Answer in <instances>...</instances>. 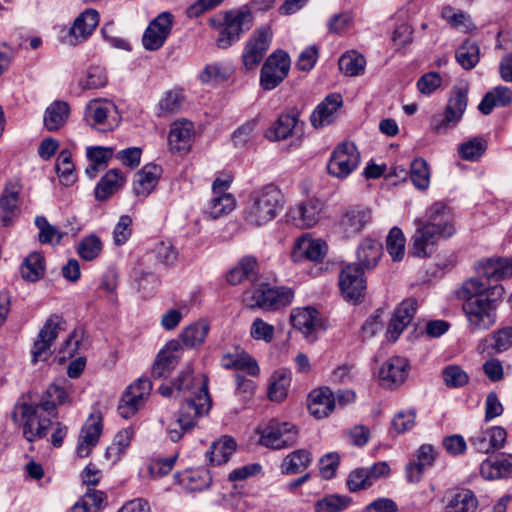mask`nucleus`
Masks as SVG:
<instances>
[{"label":"nucleus","mask_w":512,"mask_h":512,"mask_svg":"<svg viewBox=\"0 0 512 512\" xmlns=\"http://www.w3.org/2000/svg\"><path fill=\"white\" fill-rule=\"evenodd\" d=\"M298 435L296 425L273 419L260 432V444L274 450L285 449L297 443Z\"/></svg>","instance_id":"obj_7"},{"label":"nucleus","mask_w":512,"mask_h":512,"mask_svg":"<svg viewBox=\"0 0 512 512\" xmlns=\"http://www.w3.org/2000/svg\"><path fill=\"white\" fill-rule=\"evenodd\" d=\"M99 23V13L92 8L83 11L74 21L70 29V34L76 40H85L97 27Z\"/></svg>","instance_id":"obj_34"},{"label":"nucleus","mask_w":512,"mask_h":512,"mask_svg":"<svg viewBox=\"0 0 512 512\" xmlns=\"http://www.w3.org/2000/svg\"><path fill=\"white\" fill-rule=\"evenodd\" d=\"M382 255V245L373 239H365L358 247L357 258L363 268H374Z\"/></svg>","instance_id":"obj_43"},{"label":"nucleus","mask_w":512,"mask_h":512,"mask_svg":"<svg viewBox=\"0 0 512 512\" xmlns=\"http://www.w3.org/2000/svg\"><path fill=\"white\" fill-rule=\"evenodd\" d=\"M478 500L469 489L455 492L447 501L443 512H476Z\"/></svg>","instance_id":"obj_38"},{"label":"nucleus","mask_w":512,"mask_h":512,"mask_svg":"<svg viewBox=\"0 0 512 512\" xmlns=\"http://www.w3.org/2000/svg\"><path fill=\"white\" fill-rule=\"evenodd\" d=\"M181 358V344L177 340H171L158 353L152 366V376L155 378H166L178 364Z\"/></svg>","instance_id":"obj_24"},{"label":"nucleus","mask_w":512,"mask_h":512,"mask_svg":"<svg viewBox=\"0 0 512 512\" xmlns=\"http://www.w3.org/2000/svg\"><path fill=\"white\" fill-rule=\"evenodd\" d=\"M312 453L307 449H297L284 457L280 465L281 473L294 475L305 471L312 463Z\"/></svg>","instance_id":"obj_33"},{"label":"nucleus","mask_w":512,"mask_h":512,"mask_svg":"<svg viewBox=\"0 0 512 512\" xmlns=\"http://www.w3.org/2000/svg\"><path fill=\"white\" fill-rule=\"evenodd\" d=\"M107 83V75L101 67H91L88 72L86 79L81 82L83 89H97L105 86Z\"/></svg>","instance_id":"obj_64"},{"label":"nucleus","mask_w":512,"mask_h":512,"mask_svg":"<svg viewBox=\"0 0 512 512\" xmlns=\"http://www.w3.org/2000/svg\"><path fill=\"white\" fill-rule=\"evenodd\" d=\"M324 203L319 199H308L292 207L288 217L292 224L298 228H311L322 217Z\"/></svg>","instance_id":"obj_19"},{"label":"nucleus","mask_w":512,"mask_h":512,"mask_svg":"<svg viewBox=\"0 0 512 512\" xmlns=\"http://www.w3.org/2000/svg\"><path fill=\"white\" fill-rule=\"evenodd\" d=\"M44 273V257L40 253L29 254L21 266L23 279L29 282H36L44 276Z\"/></svg>","instance_id":"obj_46"},{"label":"nucleus","mask_w":512,"mask_h":512,"mask_svg":"<svg viewBox=\"0 0 512 512\" xmlns=\"http://www.w3.org/2000/svg\"><path fill=\"white\" fill-rule=\"evenodd\" d=\"M318 312L312 307L295 308L290 315L293 327L301 331L309 342L316 340L315 331L320 325Z\"/></svg>","instance_id":"obj_27"},{"label":"nucleus","mask_w":512,"mask_h":512,"mask_svg":"<svg viewBox=\"0 0 512 512\" xmlns=\"http://www.w3.org/2000/svg\"><path fill=\"white\" fill-rule=\"evenodd\" d=\"M102 251V242L99 237L90 235L84 238L78 246V253L81 258L87 261L95 259Z\"/></svg>","instance_id":"obj_59"},{"label":"nucleus","mask_w":512,"mask_h":512,"mask_svg":"<svg viewBox=\"0 0 512 512\" xmlns=\"http://www.w3.org/2000/svg\"><path fill=\"white\" fill-rule=\"evenodd\" d=\"M250 335L255 340L270 342L274 337V327L266 323L263 319L256 318L252 322Z\"/></svg>","instance_id":"obj_63"},{"label":"nucleus","mask_w":512,"mask_h":512,"mask_svg":"<svg viewBox=\"0 0 512 512\" xmlns=\"http://www.w3.org/2000/svg\"><path fill=\"white\" fill-rule=\"evenodd\" d=\"M125 182V178L118 169L109 170L95 188V197L103 201L111 197Z\"/></svg>","instance_id":"obj_41"},{"label":"nucleus","mask_w":512,"mask_h":512,"mask_svg":"<svg viewBox=\"0 0 512 512\" xmlns=\"http://www.w3.org/2000/svg\"><path fill=\"white\" fill-rule=\"evenodd\" d=\"M271 35L269 28L261 27L249 38L242 53L246 70H252L261 63L270 46Z\"/></svg>","instance_id":"obj_13"},{"label":"nucleus","mask_w":512,"mask_h":512,"mask_svg":"<svg viewBox=\"0 0 512 512\" xmlns=\"http://www.w3.org/2000/svg\"><path fill=\"white\" fill-rule=\"evenodd\" d=\"M490 347L495 353H503L512 347V331L510 326L496 330L490 336Z\"/></svg>","instance_id":"obj_58"},{"label":"nucleus","mask_w":512,"mask_h":512,"mask_svg":"<svg viewBox=\"0 0 512 512\" xmlns=\"http://www.w3.org/2000/svg\"><path fill=\"white\" fill-rule=\"evenodd\" d=\"M56 172L62 184L69 186L76 181L74 165L71 161V153L68 150H62L56 161Z\"/></svg>","instance_id":"obj_51"},{"label":"nucleus","mask_w":512,"mask_h":512,"mask_svg":"<svg viewBox=\"0 0 512 512\" xmlns=\"http://www.w3.org/2000/svg\"><path fill=\"white\" fill-rule=\"evenodd\" d=\"M327 252V244L321 239H312L310 237H301L297 239L292 252L295 261L305 258L310 261L321 260Z\"/></svg>","instance_id":"obj_29"},{"label":"nucleus","mask_w":512,"mask_h":512,"mask_svg":"<svg viewBox=\"0 0 512 512\" xmlns=\"http://www.w3.org/2000/svg\"><path fill=\"white\" fill-rule=\"evenodd\" d=\"M282 193L273 184L252 191L244 210L245 221L252 226H262L272 221L281 207Z\"/></svg>","instance_id":"obj_4"},{"label":"nucleus","mask_w":512,"mask_h":512,"mask_svg":"<svg viewBox=\"0 0 512 512\" xmlns=\"http://www.w3.org/2000/svg\"><path fill=\"white\" fill-rule=\"evenodd\" d=\"M221 365L226 369L244 370L253 377L260 373L256 360L244 350L235 349L234 352L223 354Z\"/></svg>","instance_id":"obj_31"},{"label":"nucleus","mask_w":512,"mask_h":512,"mask_svg":"<svg viewBox=\"0 0 512 512\" xmlns=\"http://www.w3.org/2000/svg\"><path fill=\"white\" fill-rule=\"evenodd\" d=\"M484 265L478 268L479 276L465 280L455 291L456 298L463 301L462 310L472 333L488 330L496 323L498 301L504 294L501 285H492L499 280L484 274Z\"/></svg>","instance_id":"obj_2"},{"label":"nucleus","mask_w":512,"mask_h":512,"mask_svg":"<svg viewBox=\"0 0 512 512\" xmlns=\"http://www.w3.org/2000/svg\"><path fill=\"white\" fill-rule=\"evenodd\" d=\"M507 440V432L501 426H494L486 430L476 432L470 437L471 446L480 453H490L504 447Z\"/></svg>","instance_id":"obj_22"},{"label":"nucleus","mask_w":512,"mask_h":512,"mask_svg":"<svg viewBox=\"0 0 512 512\" xmlns=\"http://www.w3.org/2000/svg\"><path fill=\"white\" fill-rule=\"evenodd\" d=\"M159 168L156 165H146L137 174L133 184L137 196L147 197L158 183Z\"/></svg>","instance_id":"obj_37"},{"label":"nucleus","mask_w":512,"mask_h":512,"mask_svg":"<svg viewBox=\"0 0 512 512\" xmlns=\"http://www.w3.org/2000/svg\"><path fill=\"white\" fill-rule=\"evenodd\" d=\"M417 220L446 238L455 233L451 211L443 202L434 203L427 210L425 217Z\"/></svg>","instance_id":"obj_20"},{"label":"nucleus","mask_w":512,"mask_h":512,"mask_svg":"<svg viewBox=\"0 0 512 512\" xmlns=\"http://www.w3.org/2000/svg\"><path fill=\"white\" fill-rule=\"evenodd\" d=\"M290 373L284 369L277 370L268 388V396L272 401H281L287 396L290 386Z\"/></svg>","instance_id":"obj_50"},{"label":"nucleus","mask_w":512,"mask_h":512,"mask_svg":"<svg viewBox=\"0 0 512 512\" xmlns=\"http://www.w3.org/2000/svg\"><path fill=\"white\" fill-rule=\"evenodd\" d=\"M386 248L394 261H400L405 253V237L401 229L393 227L386 239Z\"/></svg>","instance_id":"obj_54"},{"label":"nucleus","mask_w":512,"mask_h":512,"mask_svg":"<svg viewBox=\"0 0 512 512\" xmlns=\"http://www.w3.org/2000/svg\"><path fill=\"white\" fill-rule=\"evenodd\" d=\"M68 115V104L63 101H56L46 109L44 125L50 131L58 130L66 122Z\"/></svg>","instance_id":"obj_44"},{"label":"nucleus","mask_w":512,"mask_h":512,"mask_svg":"<svg viewBox=\"0 0 512 512\" xmlns=\"http://www.w3.org/2000/svg\"><path fill=\"white\" fill-rule=\"evenodd\" d=\"M342 105V97L339 94L327 96L313 111L310 121L313 127L322 128L331 124L338 109Z\"/></svg>","instance_id":"obj_28"},{"label":"nucleus","mask_w":512,"mask_h":512,"mask_svg":"<svg viewBox=\"0 0 512 512\" xmlns=\"http://www.w3.org/2000/svg\"><path fill=\"white\" fill-rule=\"evenodd\" d=\"M339 286L346 300L358 302L366 289L363 268L356 264L345 266L339 276Z\"/></svg>","instance_id":"obj_14"},{"label":"nucleus","mask_w":512,"mask_h":512,"mask_svg":"<svg viewBox=\"0 0 512 512\" xmlns=\"http://www.w3.org/2000/svg\"><path fill=\"white\" fill-rule=\"evenodd\" d=\"M443 380L448 387H462L468 383L467 373L457 365H449L443 370Z\"/></svg>","instance_id":"obj_61"},{"label":"nucleus","mask_w":512,"mask_h":512,"mask_svg":"<svg viewBox=\"0 0 512 512\" xmlns=\"http://www.w3.org/2000/svg\"><path fill=\"white\" fill-rule=\"evenodd\" d=\"M484 274L494 280H503L512 277V259H487L483 268Z\"/></svg>","instance_id":"obj_48"},{"label":"nucleus","mask_w":512,"mask_h":512,"mask_svg":"<svg viewBox=\"0 0 512 512\" xmlns=\"http://www.w3.org/2000/svg\"><path fill=\"white\" fill-rule=\"evenodd\" d=\"M151 253L160 263L168 266L175 264L178 257V252L174 246L170 242L164 241L155 244Z\"/></svg>","instance_id":"obj_60"},{"label":"nucleus","mask_w":512,"mask_h":512,"mask_svg":"<svg viewBox=\"0 0 512 512\" xmlns=\"http://www.w3.org/2000/svg\"><path fill=\"white\" fill-rule=\"evenodd\" d=\"M209 324L205 320L197 321L187 326L181 333L180 338L185 346L194 348L201 345L209 332Z\"/></svg>","instance_id":"obj_45"},{"label":"nucleus","mask_w":512,"mask_h":512,"mask_svg":"<svg viewBox=\"0 0 512 512\" xmlns=\"http://www.w3.org/2000/svg\"><path fill=\"white\" fill-rule=\"evenodd\" d=\"M511 102V89L506 86H498L484 95L478 109L482 114L489 115L495 107H504Z\"/></svg>","instance_id":"obj_35"},{"label":"nucleus","mask_w":512,"mask_h":512,"mask_svg":"<svg viewBox=\"0 0 512 512\" xmlns=\"http://www.w3.org/2000/svg\"><path fill=\"white\" fill-rule=\"evenodd\" d=\"M103 429L102 414L97 411L90 414L82 426L76 446L77 456L80 458L90 455L98 444Z\"/></svg>","instance_id":"obj_16"},{"label":"nucleus","mask_w":512,"mask_h":512,"mask_svg":"<svg viewBox=\"0 0 512 512\" xmlns=\"http://www.w3.org/2000/svg\"><path fill=\"white\" fill-rule=\"evenodd\" d=\"M195 134L194 124L186 119L174 121L168 134L169 149L177 153H186L192 146Z\"/></svg>","instance_id":"obj_23"},{"label":"nucleus","mask_w":512,"mask_h":512,"mask_svg":"<svg viewBox=\"0 0 512 512\" xmlns=\"http://www.w3.org/2000/svg\"><path fill=\"white\" fill-rule=\"evenodd\" d=\"M20 186L9 183L4 188L0 197L1 219L5 225H8L13 217L19 213V194Z\"/></svg>","instance_id":"obj_32"},{"label":"nucleus","mask_w":512,"mask_h":512,"mask_svg":"<svg viewBox=\"0 0 512 512\" xmlns=\"http://www.w3.org/2000/svg\"><path fill=\"white\" fill-rule=\"evenodd\" d=\"M487 142L482 137H474L458 147L459 156L466 161L478 160L486 151Z\"/></svg>","instance_id":"obj_52"},{"label":"nucleus","mask_w":512,"mask_h":512,"mask_svg":"<svg viewBox=\"0 0 512 512\" xmlns=\"http://www.w3.org/2000/svg\"><path fill=\"white\" fill-rule=\"evenodd\" d=\"M133 430L125 428L119 431L110 446L106 449V457L112 462L120 460L121 456L125 454L127 448L130 446L133 437Z\"/></svg>","instance_id":"obj_49"},{"label":"nucleus","mask_w":512,"mask_h":512,"mask_svg":"<svg viewBox=\"0 0 512 512\" xmlns=\"http://www.w3.org/2000/svg\"><path fill=\"white\" fill-rule=\"evenodd\" d=\"M480 474L486 480L512 477V454L500 453L487 457L480 465Z\"/></svg>","instance_id":"obj_25"},{"label":"nucleus","mask_w":512,"mask_h":512,"mask_svg":"<svg viewBox=\"0 0 512 512\" xmlns=\"http://www.w3.org/2000/svg\"><path fill=\"white\" fill-rule=\"evenodd\" d=\"M338 65L341 72L353 77L364 73L366 60L361 54L350 51L340 57Z\"/></svg>","instance_id":"obj_47"},{"label":"nucleus","mask_w":512,"mask_h":512,"mask_svg":"<svg viewBox=\"0 0 512 512\" xmlns=\"http://www.w3.org/2000/svg\"><path fill=\"white\" fill-rule=\"evenodd\" d=\"M468 103L467 87H455L447 103L443 115H435L431 121V129L435 133H446L461 120Z\"/></svg>","instance_id":"obj_6"},{"label":"nucleus","mask_w":512,"mask_h":512,"mask_svg":"<svg viewBox=\"0 0 512 512\" xmlns=\"http://www.w3.org/2000/svg\"><path fill=\"white\" fill-rule=\"evenodd\" d=\"M252 14L247 10H234L225 14L219 37L216 40L217 46L221 49L230 47L239 40L245 30L252 27Z\"/></svg>","instance_id":"obj_8"},{"label":"nucleus","mask_w":512,"mask_h":512,"mask_svg":"<svg viewBox=\"0 0 512 512\" xmlns=\"http://www.w3.org/2000/svg\"><path fill=\"white\" fill-rule=\"evenodd\" d=\"M132 219L128 215H122L113 230V240L118 246L127 242L132 234Z\"/></svg>","instance_id":"obj_62"},{"label":"nucleus","mask_w":512,"mask_h":512,"mask_svg":"<svg viewBox=\"0 0 512 512\" xmlns=\"http://www.w3.org/2000/svg\"><path fill=\"white\" fill-rule=\"evenodd\" d=\"M174 391L185 396L177 420L167 427L168 437L177 442L196 425L199 418L208 414L212 401L208 392V378L205 375L193 377L189 367L171 385L159 387V392L165 397L171 396Z\"/></svg>","instance_id":"obj_1"},{"label":"nucleus","mask_w":512,"mask_h":512,"mask_svg":"<svg viewBox=\"0 0 512 512\" xmlns=\"http://www.w3.org/2000/svg\"><path fill=\"white\" fill-rule=\"evenodd\" d=\"M235 450L236 443L234 439L224 436L212 443L207 455L212 465H222L229 460Z\"/></svg>","instance_id":"obj_42"},{"label":"nucleus","mask_w":512,"mask_h":512,"mask_svg":"<svg viewBox=\"0 0 512 512\" xmlns=\"http://www.w3.org/2000/svg\"><path fill=\"white\" fill-rule=\"evenodd\" d=\"M298 118L295 114H281L267 130L265 136L272 141L286 139L297 129Z\"/></svg>","instance_id":"obj_40"},{"label":"nucleus","mask_w":512,"mask_h":512,"mask_svg":"<svg viewBox=\"0 0 512 512\" xmlns=\"http://www.w3.org/2000/svg\"><path fill=\"white\" fill-rule=\"evenodd\" d=\"M249 294V292H247ZM247 305L251 308H259L264 311H274L290 305L294 298V292L287 287H272L269 284H261L250 292Z\"/></svg>","instance_id":"obj_5"},{"label":"nucleus","mask_w":512,"mask_h":512,"mask_svg":"<svg viewBox=\"0 0 512 512\" xmlns=\"http://www.w3.org/2000/svg\"><path fill=\"white\" fill-rule=\"evenodd\" d=\"M65 321L58 315L50 316L40 329L32 348V361H46L53 354V345L61 331L65 330Z\"/></svg>","instance_id":"obj_9"},{"label":"nucleus","mask_w":512,"mask_h":512,"mask_svg":"<svg viewBox=\"0 0 512 512\" xmlns=\"http://www.w3.org/2000/svg\"><path fill=\"white\" fill-rule=\"evenodd\" d=\"M334 407V394L329 388L322 387L310 392L308 396V409L315 418L321 419L328 416Z\"/></svg>","instance_id":"obj_30"},{"label":"nucleus","mask_w":512,"mask_h":512,"mask_svg":"<svg viewBox=\"0 0 512 512\" xmlns=\"http://www.w3.org/2000/svg\"><path fill=\"white\" fill-rule=\"evenodd\" d=\"M152 391V383L148 378H139L123 393L117 407L119 415L129 419L143 406Z\"/></svg>","instance_id":"obj_10"},{"label":"nucleus","mask_w":512,"mask_h":512,"mask_svg":"<svg viewBox=\"0 0 512 512\" xmlns=\"http://www.w3.org/2000/svg\"><path fill=\"white\" fill-rule=\"evenodd\" d=\"M173 24V15L169 12L160 13L146 28L142 43L146 50L160 49L168 38Z\"/></svg>","instance_id":"obj_15"},{"label":"nucleus","mask_w":512,"mask_h":512,"mask_svg":"<svg viewBox=\"0 0 512 512\" xmlns=\"http://www.w3.org/2000/svg\"><path fill=\"white\" fill-rule=\"evenodd\" d=\"M290 69L289 55L279 50L271 54L262 66L260 85L264 90H273L288 75Z\"/></svg>","instance_id":"obj_11"},{"label":"nucleus","mask_w":512,"mask_h":512,"mask_svg":"<svg viewBox=\"0 0 512 512\" xmlns=\"http://www.w3.org/2000/svg\"><path fill=\"white\" fill-rule=\"evenodd\" d=\"M257 275V261L252 256L243 257L226 275L227 282L238 285L244 280L254 281Z\"/></svg>","instance_id":"obj_36"},{"label":"nucleus","mask_w":512,"mask_h":512,"mask_svg":"<svg viewBox=\"0 0 512 512\" xmlns=\"http://www.w3.org/2000/svg\"><path fill=\"white\" fill-rule=\"evenodd\" d=\"M415 232L411 238L410 254L418 258L430 257L437 249L440 239H446L435 230L430 229L418 220H415Z\"/></svg>","instance_id":"obj_17"},{"label":"nucleus","mask_w":512,"mask_h":512,"mask_svg":"<svg viewBox=\"0 0 512 512\" xmlns=\"http://www.w3.org/2000/svg\"><path fill=\"white\" fill-rule=\"evenodd\" d=\"M371 221V209L358 205L351 206L343 210L338 227L343 236L349 238L360 233Z\"/></svg>","instance_id":"obj_18"},{"label":"nucleus","mask_w":512,"mask_h":512,"mask_svg":"<svg viewBox=\"0 0 512 512\" xmlns=\"http://www.w3.org/2000/svg\"><path fill=\"white\" fill-rule=\"evenodd\" d=\"M184 97L180 91L172 90L159 101V115L169 116L180 111Z\"/></svg>","instance_id":"obj_56"},{"label":"nucleus","mask_w":512,"mask_h":512,"mask_svg":"<svg viewBox=\"0 0 512 512\" xmlns=\"http://www.w3.org/2000/svg\"><path fill=\"white\" fill-rule=\"evenodd\" d=\"M408 373V361L400 356H393L383 363L379 370V378L387 387L402 384Z\"/></svg>","instance_id":"obj_26"},{"label":"nucleus","mask_w":512,"mask_h":512,"mask_svg":"<svg viewBox=\"0 0 512 512\" xmlns=\"http://www.w3.org/2000/svg\"><path fill=\"white\" fill-rule=\"evenodd\" d=\"M360 162V153L352 142H343L333 151L328 163L329 174L344 178L356 169Z\"/></svg>","instance_id":"obj_12"},{"label":"nucleus","mask_w":512,"mask_h":512,"mask_svg":"<svg viewBox=\"0 0 512 512\" xmlns=\"http://www.w3.org/2000/svg\"><path fill=\"white\" fill-rule=\"evenodd\" d=\"M410 178L413 184L421 190L429 185V170L426 161L422 158L415 159L411 163Z\"/></svg>","instance_id":"obj_57"},{"label":"nucleus","mask_w":512,"mask_h":512,"mask_svg":"<svg viewBox=\"0 0 512 512\" xmlns=\"http://www.w3.org/2000/svg\"><path fill=\"white\" fill-rule=\"evenodd\" d=\"M116 107L108 101H91L85 111V119L87 123L99 130H110L117 125V120L112 117Z\"/></svg>","instance_id":"obj_21"},{"label":"nucleus","mask_w":512,"mask_h":512,"mask_svg":"<svg viewBox=\"0 0 512 512\" xmlns=\"http://www.w3.org/2000/svg\"><path fill=\"white\" fill-rule=\"evenodd\" d=\"M235 207L236 200L231 193L212 194L204 211L211 219H218L232 212Z\"/></svg>","instance_id":"obj_39"},{"label":"nucleus","mask_w":512,"mask_h":512,"mask_svg":"<svg viewBox=\"0 0 512 512\" xmlns=\"http://www.w3.org/2000/svg\"><path fill=\"white\" fill-rule=\"evenodd\" d=\"M456 59L464 69H472L479 62L478 45L470 41L463 42L456 51Z\"/></svg>","instance_id":"obj_53"},{"label":"nucleus","mask_w":512,"mask_h":512,"mask_svg":"<svg viewBox=\"0 0 512 512\" xmlns=\"http://www.w3.org/2000/svg\"><path fill=\"white\" fill-rule=\"evenodd\" d=\"M351 498L344 495H329L315 504L316 512H340L345 510L351 503Z\"/></svg>","instance_id":"obj_55"},{"label":"nucleus","mask_w":512,"mask_h":512,"mask_svg":"<svg viewBox=\"0 0 512 512\" xmlns=\"http://www.w3.org/2000/svg\"><path fill=\"white\" fill-rule=\"evenodd\" d=\"M71 384L66 380L51 384L39 403H21L16 405L12 415L23 429V436L34 442L47 435L52 425V418L57 416V406L71 403Z\"/></svg>","instance_id":"obj_3"}]
</instances>
